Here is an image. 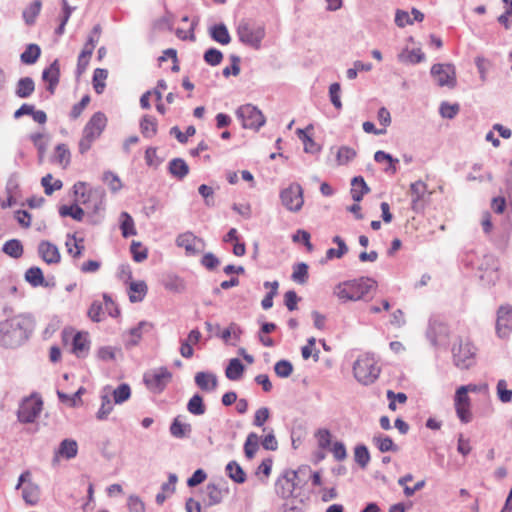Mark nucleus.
<instances>
[{"label": "nucleus", "mask_w": 512, "mask_h": 512, "mask_svg": "<svg viewBox=\"0 0 512 512\" xmlns=\"http://www.w3.org/2000/svg\"><path fill=\"white\" fill-rule=\"evenodd\" d=\"M29 335V321L11 319L0 323V345L17 348L25 343Z\"/></svg>", "instance_id": "nucleus-1"}, {"label": "nucleus", "mask_w": 512, "mask_h": 512, "mask_svg": "<svg viewBox=\"0 0 512 512\" xmlns=\"http://www.w3.org/2000/svg\"><path fill=\"white\" fill-rule=\"evenodd\" d=\"M376 289V281L371 278H360L339 283L335 286L333 294L343 302L357 301L365 298L372 290Z\"/></svg>", "instance_id": "nucleus-2"}, {"label": "nucleus", "mask_w": 512, "mask_h": 512, "mask_svg": "<svg viewBox=\"0 0 512 512\" xmlns=\"http://www.w3.org/2000/svg\"><path fill=\"white\" fill-rule=\"evenodd\" d=\"M380 371L375 357L371 354L361 355L353 365L354 377L363 385L374 383L378 379Z\"/></svg>", "instance_id": "nucleus-3"}, {"label": "nucleus", "mask_w": 512, "mask_h": 512, "mask_svg": "<svg viewBox=\"0 0 512 512\" xmlns=\"http://www.w3.org/2000/svg\"><path fill=\"white\" fill-rule=\"evenodd\" d=\"M107 118L102 112H96L92 115L83 129L82 138L79 141V152L86 153L93 142L100 137L106 127Z\"/></svg>", "instance_id": "nucleus-4"}, {"label": "nucleus", "mask_w": 512, "mask_h": 512, "mask_svg": "<svg viewBox=\"0 0 512 512\" xmlns=\"http://www.w3.org/2000/svg\"><path fill=\"white\" fill-rule=\"evenodd\" d=\"M74 192L77 201L86 205L87 211L99 215L104 210V193L100 190L86 191V185L78 182L74 185Z\"/></svg>", "instance_id": "nucleus-5"}, {"label": "nucleus", "mask_w": 512, "mask_h": 512, "mask_svg": "<svg viewBox=\"0 0 512 512\" xmlns=\"http://www.w3.org/2000/svg\"><path fill=\"white\" fill-rule=\"evenodd\" d=\"M475 354L476 348L469 340L460 338L452 348L453 362L460 369H469L474 364Z\"/></svg>", "instance_id": "nucleus-6"}, {"label": "nucleus", "mask_w": 512, "mask_h": 512, "mask_svg": "<svg viewBox=\"0 0 512 512\" xmlns=\"http://www.w3.org/2000/svg\"><path fill=\"white\" fill-rule=\"evenodd\" d=\"M282 205L291 212H298L304 204L303 189L298 183H292L280 192Z\"/></svg>", "instance_id": "nucleus-7"}, {"label": "nucleus", "mask_w": 512, "mask_h": 512, "mask_svg": "<svg viewBox=\"0 0 512 512\" xmlns=\"http://www.w3.org/2000/svg\"><path fill=\"white\" fill-rule=\"evenodd\" d=\"M236 115L242 121L244 128L258 130L265 124V118L262 112L251 104L239 107L236 111Z\"/></svg>", "instance_id": "nucleus-8"}, {"label": "nucleus", "mask_w": 512, "mask_h": 512, "mask_svg": "<svg viewBox=\"0 0 512 512\" xmlns=\"http://www.w3.org/2000/svg\"><path fill=\"white\" fill-rule=\"evenodd\" d=\"M239 40L253 48H259L265 36V30L261 26H254L246 22L239 24L237 28Z\"/></svg>", "instance_id": "nucleus-9"}, {"label": "nucleus", "mask_w": 512, "mask_h": 512, "mask_svg": "<svg viewBox=\"0 0 512 512\" xmlns=\"http://www.w3.org/2000/svg\"><path fill=\"white\" fill-rule=\"evenodd\" d=\"M301 470H286L276 481L275 490L276 493L284 498L288 499L294 496V491L298 485V475Z\"/></svg>", "instance_id": "nucleus-10"}, {"label": "nucleus", "mask_w": 512, "mask_h": 512, "mask_svg": "<svg viewBox=\"0 0 512 512\" xmlns=\"http://www.w3.org/2000/svg\"><path fill=\"white\" fill-rule=\"evenodd\" d=\"M409 195L411 197V209L416 213H420L424 210L431 192H428L425 182L418 180L410 184Z\"/></svg>", "instance_id": "nucleus-11"}, {"label": "nucleus", "mask_w": 512, "mask_h": 512, "mask_svg": "<svg viewBox=\"0 0 512 512\" xmlns=\"http://www.w3.org/2000/svg\"><path fill=\"white\" fill-rule=\"evenodd\" d=\"M426 335L433 346L446 345L449 338V328L439 318L433 317L429 320Z\"/></svg>", "instance_id": "nucleus-12"}, {"label": "nucleus", "mask_w": 512, "mask_h": 512, "mask_svg": "<svg viewBox=\"0 0 512 512\" xmlns=\"http://www.w3.org/2000/svg\"><path fill=\"white\" fill-rule=\"evenodd\" d=\"M431 75L441 87L454 88L456 86V70L452 64H434L431 67Z\"/></svg>", "instance_id": "nucleus-13"}, {"label": "nucleus", "mask_w": 512, "mask_h": 512, "mask_svg": "<svg viewBox=\"0 0 512 512\" xmlns=\"http://www.w3.org/2000/svg\"><path fill=\"white\" fill-rule=\"evenodd\" d=\"M454 408L459 420L466 424L472 420L471 400L464 388H457L454 396Z\"/></svg>", "instance_id": "nucleus-14"}, {"label": "nucleus", "mask_w": 512, "mask_h": 512, "mask_svg": "<svg viewBox=\"0 0 512 512\" xmlns=\"http://www.w3.org/2000/svg\"><path fill=\"white\" fill-rule=\"evenodd\" d=\"M512 332V307L501 306L497 311L496 333L498 337L507 339Z\"/></svg>", "instance_id": "nucleus-15"}, {"label": "nucleus", "mask_w": 512, "mask_h": 512, "mask_svg": "<svg viewBox=\"0 0 512 512\" xmlns=\"http://www.w3.org/2000/svg\"><path fill=\"white\" fill-rule=\"evenodd\" d=\"M78 454V443L76 440L71 438H66L62 440L58 446V448L54 451V455L52 458V465L55 466L59 464V462L63 460H71L74 459Z\"/></svg>", "instance_id": "nucleus-16"}, {"label": "nucleus", "mask_w": 512, "mask_h": 512, "mask_svg": "<svg viewBox=\"0 0 512 512\" xmlns=\"http://www.w3.org/2000/svg\"><path fill=\"white\" fill-rule=\"evenodd\" d=\"M176 244L184 248L188 254H200L204 249L203 240L196 237L191 232L180 234L176 239Z\"/></svg>", "instance_id": "nucleus-17"}, {"label": "nucleus", "mask_w": 512, "mask_h": 512, "mask_svg": "<svg viewBox=\"0 0 512 512\" xmlns=\"http://www.w3.org/2000/svg\"><path fill=\"white\" fill-rule=\"evenodd\" d=\"M172 374L165 367L159 368L153 373H147L144 376L146 385L153 390H163L166 383L171 379Z\"/></svg>", "instance_id": "nucleus-18"}, {"label": "nucleus", "mask_w": 512, "mask_h": 512, "mask_svg": "<svg viewBox=\"0 0 512 512\" xmlns=\"http://www.w3.org/2000/svg\"><path fill=\"white\" fill-rule=\"evenodd\" d=\"M60 78L59 61L54 60L42 73V80L47 84V90L53 94Z\"/></svg>", "instance_id": "nucleus-19"}, {"label": "nucleus", "mask_w": 512, "mask_h": 512, "mask_svg": "<svg viewBox=\"0 0 512 512\" xmlns=\"http://www.w3.org/2000/svg\"><path fill=\"white\" fill-rule=\"evenodd\" d=\"M161 284L166 290L173 293H181L185 291L186 288L184 280L172 273L163 274Z\"/></svg>", "instance_id": "nucleus-20"}, {"label": "nucleus", "mask_w": 512, "mask_h": 512, "mask_svg": "<svg viewBox=\"0 0 512 512\" xmlns=\"http://www.w3.org/2000/svg\"><path fill=\"white\" fill-rule=\"evenodd\" d=\"M194 379L196 385L203 391H214L218 385L216 375L210 372H198Z\"/></svg>", "instance_id": "nucleus-21"}, {"label": "nucleus", "mask_w": 512, "mask_h": 512, "mask_svg": "<svg viewBox=\"0 0 512 512\" xmlns=\"http://www.w3.org/2000/svg\"><path fill=\"white\" fill-rule=\"evenodd\" d=\"M351 196L355 202H360L363 196L370 192V188L366 184L362 176H356L351 180Z\"/></svg>", "instance_id": "nucleus-22"}, {"label": "nucleus", "mask_w": 512, "mask_h": 512, "mask_svg": "<svg viewBox=\"0 0 512 512\" xmlns=\"http://www.w3.org/2000/svg\"><path fill=\"white\" fill-rule=\"evenodd\" d=\"M228 493L227 489H223L219 484L209 483L206 486V495L208 498V506H214L222 502L224 495Z\"/></svg>", "instance_id": "nucleus-23"}, {"label": "nucleus", "mask_w": 512, "mask_h": 512, "mask_svg": "<svg viewBox=\"0 0 512 512\" xmlns=\"http://www.w3.org/2000/svg\"><path fill=\"white\" fill-rule=\"evenodd\" d=\"M168 171L173 177L182 180L188 175L189 166L182 158H174L169 162Z\"/></svg>", "instance_id": "nucleus-24"}, {"label": "nucleus", "mask_w": 512, "mask_h": 512, "mask_svg": "<svg viewBox=\"0 0 512 512\" xmlns=\"http://www.w3.org/2000/svg\"><path fill=\"white\" fill-rule=\"evenodd\" d=\"M192 431V426L189 423H183L181 421V416H177L174 418L170 425V433L175 438H185L190 435Z\"/></svg>", "instance_id": "nucleus-25"}, {"label": "nucleus", "mask_w": 512, "mask_h": 512, "mask_svg": "<svg viewBox=\"0 0 512 512\" xmlns=\"http://www.w3.org/2000/svg\"><path fill=\"white\" fill-rule=\"evenodd\" d=\"M209 34H210V37L214 41H216L222 45H227L231 41V37L228 32V29H227L226 25L223 23L216 24V25L210 27Z\"/></svg>", "instance_id": "nucleus-26"}, {"label": "nucleus", "mask_w": 512, "mask_h": 512, "mask_svg": "<svg viewBox=\"0 0 512 512\" xmlns=\"http://www.w3.org/2000/svg\"><path fill=\"white\" fill-rule=\"evenodd\" d=\"M228 477L235 483L242 484L246 481V473L236 461H230L225 468Z\"/></svg>", "instance_id": "nucleus-27"}, {"label": "nucleus", "mask_w": 512, "mask_h": 512, "mask_svg": "<svg viewBox=\"0 0 512 512\" xmlns=\"http://www.w3.org/2000/svg\"><path fill=\"white\" fill-rule=\"evenodd\" d=\"M147 293V285L144 281L130 282L129 299L132 303L141 302Z\"/></svg>", "instance_id": "nucleus-28"}, {"label": "nucleus", "mask_w": 512, "mask_h": 512, "mask_svg": "<svg viewBox=\"0 0 512 512\" xmlns=\"http://www.w3.org/2000/svg\"><path fill=\"white\" fill-rule=\"evenodd\" d=\"M244 370L245 367L241 361L238 358H233L229 361L225 375L229 380L237 381L242 377Z\"/></svg>", "instance_id": "nucleus-29"}, {"label": "nucleus", "mask_w": 512, "mask_h": 512, "mask_svg": "<svg viewBox=\"0 0 512 512\" xmlns=\"http://www.w3.org/2000/svg\"><path fill=\"white\" fill-rule=\"evenodd\" d=\"M18 420L22 423L32 422V395L25 397L18 409Z\"/></svg>", "instance_id": "nucleus-30"}, {"label": "nucleus", "mask_w": 512, "mask_h": 512, "mask_svg": "<svg viewBox=\"0 0 512 512\" xmlns=\"http://www.w3.org/2000/svg\"><path fill=\"white\" fill-rule=\"evenodd\" d=\"M140 130L144 137L152 138L157 133V121L155 118L145 115L140 121Z\"/></svg>", "instance_id": "nucleus-31"}, {"label": "nucleus", "mask_w": 512, "mask_h": 512, "mask_svg": "<svg viewBox=\"0 0 512 512\" xmlns=\"http://www.w3.org/2000/svg\"><path fill=\"white\" fill-rule=\"evenodd\" d=\"M425 55L420 49L404 50L398 55V60L402 63H420L424 60Z\"/></svg>", "instance_id": "nucleus-32"}, {"label": "nucleus", "mask_w": 512, "mask_h": 512, "mask_svg": "<svg viewBox=\"0 0 512 512\" xmlns=\"http://www.w3.org/2000/svg\"><path fill=\"white\" fill-rule=\"evenodd\" d=\"M71 154L65 144H59L55 147L53 161L63 167H66L70 163Z\"/></svg>", "instance_id": "nucleus-33"}, {"label": "nucleus", "mask_w": 512, "mask_h": 512, "mask_svg": "<svg viewBox=\"0 0 512 512\" xmlns=\"http://www.w3.org/2000/svg\"><path fill=\"white\" fill-rule=\"evenodd\" d=\"M59 214L61 217H71L74 220L81 221L84 216V210L77 204L62 205L59 208Z\"/></svg>", "instance_id": "nucleus-34"}, {"label": "nucleus", "mask_w": 512, "mask_h": 512, "mask_svg": "<svg viewBox=\"0 0 512 512\" xmlns=\"http://www.w3.org/2000/svg\"><path fill=\"white\" fill-rule=\"evenodd\" d=\"M187 410L189 413L200 416L206 411V407L203 403V398L199 394L193 395L187 403Z\"/></svg>", "instance_id": "nucleus-35"}, {"label": "nucleus", "mask_w": 512, "mask_h": 512, "mask_svg": "<svg viewBox=\"0 0 512 512\" xmlns=\"http://www.w3.org/2000/svg\"><path fill=\"white\" fill-rule=\"evenodd\" d=\"M373 443L383 453L389 451L395 452L398 450V447L394 444L393 440L388 436L375 435L373 437Z\"/></svg>", "instance_id": "nucleus-36"}, {"label": "nucleus", "mask_w": 512, "mask_h": 512, "mask_svg": "<svg viewBox=\"0 0 512 512\" xmlns=\"http://www.w3.org/2000/svg\"><path fill=\"white\" fill-rule=\"evenodd\" d=\"M258 442L259 437L256 433L251 432L248 434L244 444V453L248 459H252L255 456L256 452L258 451Z\"/></svg>", "instance_id": "nucleus-37"}, {"label": "nucleus", "mask_w": 512, "mask_h": 512, "mask_svg": "<svg viewBox=\"0 0 512 512\" xmlns=\"http://www.w3.org/2000/svg\"><path fill=\"white\" fill-rule=\"evenodd\" d=\"M145 327H151V325L146 321H141L136 327L129 330V339L126 342L127 347L136 346L139 343L142 337V330Z\"/></svg>", "instance_id": "nucleus-38"}, {"label": "nucleus", "mask_w": 512, "mask_h": 512, "mask_svg": "<svg viewBox=\"0 0 512 512\" xmlns=\"http://www.w3.org/2000/svg\"><path fill=\"white\" fill-rule=\"evenodd\" d=\"M296 133L299 139L303 142L304 151L306 153L315 154L320 151V146L306 134L305 130L299 128Z\"/></svg>", "instance_id": "nucleus-39"}, {"label": "nucleus", "mask_w": 512, "mask_h": 512, "mask_svg": "<svg viewBox=\"0 0 512 512\" xmlns=\"http://www.w3.org/2000/svg\"><path fill=\"white\" fill-rule=\"evenodd\" d=\"M108 71L106 69L97 68L93 74V87L97 94H101L105 88V80L107 79Z\"/></svg>", "instance_id": "nucleus-40"}, {"label": "nucleus", "mask_w": 512, "mask_h": 512, "mask_svg": "<svg viewBox=\"0 0 512 512\" xmlns=\"http://www.w3.org/2000/svg\"><path fill=\"white\" fill-rule=\"evenodd\" d=\"M84 240L82 238H76L75 236L68 237L65 245L67 252L72 256H80L84 249Z\"/></svg>", "instance_id": "nucleus-41"}, {"label": "nucleus", "mask_w": 512, "mask_h": 512, "mask_svg": "<svg viewBox=\"0 0 512 512\" xmlns=\"http://www.w3.org/2000/svg\"><path fill=\"white\" fill-rule=\"evenodd\" d=\"M112 410H113V404H112L109 394L108 393L102 394L101 395V407L99 408V410L96 414V418L98 420H105V419H107L108 415L112 412Z\"/></svg>", "instance_id": "nucleus-42"}, {"label": "nucleus", "mask_w": 512, "mask_h": 512, "mask_svg": "<svg viewBox=\"0 0 512 512\" xmlns=\"http://www.w3.org/2000/svg\"><path fill=\"white\" fill-rule=\"evenodd\" d=\"M354 459L361 468H366L370 461V453L365 445H357L354 449Z\"/></svg>", "instance_id": "nucleus-43"}, {"label": "nucleus", "mask_w": 512, "mask_h": 512, "mask_svg": "<svg viewBox=\"0 0 512 512\" xmlns=\"http://www.w3.org/2000/svg\"><path fill=\"white\" fill-rule=\"evenodd\" d=\"M112 395L115 404H121L130 398V386L126 383H122L116 389L113 390Z\"/></svg>", "instance_id": "nucleus-44"}, {"label": "nucleus", "mask_w": 512, "mask_h": 512, "mask_svg": "<svg viewBox=\"0 0 512 512\" xmlns=\"http://www.w3.org/2000/svg\"><path fill=\"white\" fill-rule=\"evenodd\" d=\"M85 392V389L83 387H80L74 394L73 397H70V395L65 394L64 392L58 391L57 395L61 402L63 403H69L71 407H76L82 403L81 395Z\"/></svg>", "instance_id": "nucleus-45"}, {"label": "nucleus", "mask_w": 512, "mask_h": 512, "mask_svg": "<svg viewBox=\"0 0 512 512\" xmlns=\"http://www.w3.org/2000/svg\"><path fill=\"white\" fill-rule=\"evenodd\" d=\"M41 184L44 187V191L47 195H51L54 191L62 188V181L56 179L53 181L51 174H47L41 180Z\"/></svg>", "instance_id": "nucleus-46"}, {"label": "nucleus", "mask_w": 512, "mask_h": 512, "mask_svg": "<svg viewBox=\"0 0 512 512\" xmlns=\"http://www.w3.org/2000/svg\"><path fill=\"white\" fill-rule=\"evenodd\" d=\"M104 313V304L98 300H95L88 309V317L93 322L102 321Z\"/></svg>", "instance_id": "nucleus-47"}, {"label": "nucleus", "mask_w": 512, "mask_h": 512, "mask_svg": "<svg viewBox=\"0 0 512 512\" xmlns=\"http://www.w3.org/2000/svg\"><path fill=\"white\" fill-rule=\"evenodd\" d=\"M2 251L8 256H21L23 253V246L19 240L12 239L4 244Z\"/></svg>", "instance_id": "nucleus-48"}, {"label": "nucleus", "mask_w": 512, "mask_h": 512, "mask_svg": "<svg viewBox=\"0 0 512 512\" xmlns=\"http://www.w3.org/2000/svg\"><path fill=\"white\" fill-rule=\"evenodd\" d=\"M121 218V230L124 237H129L135 234L134 229V221L132 217L126 213L122 212L120 215Z\"/></svg>", "instance_id": "nucleus-49"}, {"label": "nucleus", "mask_w": 512, "mask_h": 512, "mask_svg": "<svg viewBox=\"0 0 512 512\" xmlns=\"http://www.w3.org/2000/svg\"><path fill=\"white\" fill-rule=\"evenodd\" d=\"M307 278H308L307 264H305L303 262L297 263L294 266V270L292 273V279L299 284H304L307 281Z\"/></svg>", "instance_id": "nucleus-50"}, {"label": "nucleus", "mask_w": 512, "mask_h": 512, "mask_svg": "<svg viewBox=\"0 0 512 512\" xmlns=\"http://www.w3.org/2000/svg\"><path fill=\"white\" fill-rule=\"evenodd\" d=\"M356 156V151L348 146H342L337 152V162L339 165H345Z\"/></svg>", "instance_id": "nucleus-51"}, {"label": "nucleus", "mask_w": 512, "mask_h": 512, "mask_svg": "<svg viewBox=\"0 0 512 512\" xmlns=\"http://www.w3.org/2000/svg\"><path fill=\"white\" fill-rule=\"evenodd\" d=\"M274 371L278 377L287 378L293 372V365L288 360H279L274 366Z\"/></svg>", "instance_id": "nucleus-52"}, {"label": "nucleus", "mask_w": 512, "mask_h": 512, "mask_svg": "<svg viewBox=\"0 0 512 512\" xmlns=\"http://www.w3.org/2000/svg\"><path fill=\"white\" fill-rule=\"evenodd\" d=\"M88 350V342L85 336L81 333H76L73 337V352L77 356H81Z\"/></svg>", "instance_id": "nucleus-53"}, {"label": "nucleus", "mask_w": 512, "mask_h": 512, "mask_svg": "<svg viewBox=\"0 0 512 512\" xmlns=\"http://www.w3.org/2000/svg\"><path fill=\"white\" fill-rule=\"evenodd\" d=\"M36 286L54 287L55 278L50 277L45 279L42 270L38 267H34V287Z\"/></svg>", "instance_id": "nucleus-54"}, {"label": "nucleus", "mask_w": 512, "mask_h": 512, "mask_svg": "<svg viewBox=\"0 0 512 512\" xmlns=\"http://www.w3.org/2000/svg\"><path fill=\"white\" fill-rule=\"evenodd\" d=\"M204 60L211 66L219 65L223 60V54L216 48H210L204 53Z\"/></svg>", "instance_id": "nucleus-55"}, {"label": "nucleus", "mask_w": 512, "mask_h": 512, "mask_svg": "<svg viewBox=\"0 0 512 512\" xmlns=\"http://www.w3.org/2000/svg\"><path fill=\"white\" fill-rule=\"evenodd\" d=\"M497 395L503 403H509L512 400V390L507 389V382L504 379L497 383Z\"/></svg>", "instance_id": "nucleus-56"}, {"label": "nucleus", "mask_w": 512, "mask_h": 512, "mask_svg": "<svg viewBox=\"0 0 512 512\" xmlns=\"http://www.w3.org/2000/svg\"><path fill=\"white\" fill-rule=\"evenodd\" d=\"M341 87L339 83H332L329 87L330 101L333 106L340 110L342 108V102L340 100Z\"/></svg>", "instance_id": "nucleus-57"}, {"label": "nucleus", "mask_w": 512, "mask_h": 512, "mask_svg": "<svg viewBox=\"0 0 512 512\" xmlns=\"http://www.w3.org/2000/svg\"><path fill=\"white\" fill-rule=\"evenodd\" d=\"M170 133L175 135V137L177 138V140L180 143H186L188 140V137H191L196 133V129L194 126H188L184 133V132H181L177 126H174L171 128Z\"/></svg>", "instance_id": "nucleus-58"}, {"label": "nucleus", "mask_w": 512, "mask_h": 512, "mask_svg": "<svg viewBox=\"0 0 512 512\" xmlns=\"http://www.w3.org/2000/svg\"><path fill=\"white\" fill-rule=\"evenodd\" d=\"M439 112L443 118L453 119L459 112V105L443 102L440 106Z\"/></svg>", "instance_id": "nucleus-59"}, {"label": "nucleus", "mask_w": 512, "mask_h": 512, "mask_svg": "<svg viewBox=\"0 0 512 512\" xmlns=\"http://www.w3.org/2000/svg\"><path fill=\"white\" fill-rule=\"evenodd\" d=\"M32 92V80L29 77L23 78L18 82L16 94L19 97H27Z\"/></svg>", "instance_id": "nucleus-60"}, {"label": "nucleus", "mask_w": 512, "mask_h": 512, "mask_svg": "<svg viewBox=\"0 0 512 512\" xmlns=\"http://www.w3.org/2000/svg\"><path fill=\"white\" fill-rule=\"evenodd\" d=\"M374 160L378 163L388 161L390 163V167L387 169V171L391 170L392 173L396 172L394 163H398V159H394L390 154L379 150L374 154Z\"/></svg>", "instance_id": "nucleus-61"}, {"label": "nucleus", "mask_w": 512, "mask_h": 512, "mask_svg": "<svg viewBox=\"0 0 512 512\" xmlns=\"http://www.w3.org/2000/svg\"><path fill=\"white\" fill-rule=\"evenodd\" d=\"M294 242H301L307 247V253L313 252L312 244L310 243V234L305 230H298L296 234L293 235Z\"/></svg>", "instance_id": "nucleus-62"}, {"label": "nucleus", "mask_w": 512, "mask_h": 512, "mask_svg": "<svg viewBox=\"0 0 512 512\" xmlns=\"http://www.w3.org/2000/svg\"><path fill=\"white\" fill-rule=\"evenodd\" d=\"M395 24L398 27L403 28L406 25H412L413 20L407 11L398 9V10H396V13H395Z\"/></svg>", "instance_id": "nucleus-63"}, {"label": "nucleus", "mask_w": 512, "mask_h": 512, "mask_svg": "<svg viewBox=\"0 0 512 512\" xmlns=\"http://www.w3.org/2000/svg\"><path fill=\"white\" fill-rule=\"evenodd\" d=\"M128 509L130 512H144L145 511V505L142 502V500L134 495H131L128 498Z\"/></svg>", "instance_id": "nucleus-64"}]
</instances>
